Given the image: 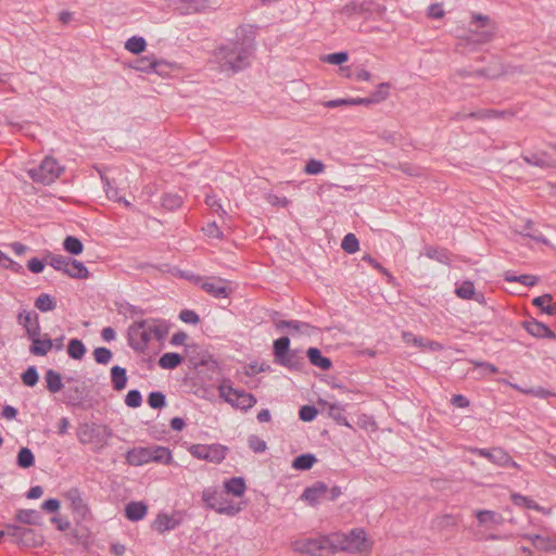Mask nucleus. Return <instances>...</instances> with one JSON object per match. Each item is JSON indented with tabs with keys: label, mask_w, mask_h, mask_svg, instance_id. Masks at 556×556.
<instances>
[{
	"label": "nucleus",
	"mask_w": 556,
	"mask_h": 556,
	"mask_svg": "<svg viewBox=\"0 0 556 556\" xmlns=\"http://www.w3.org/2000/svg\"><path fill=\"white\" fill-rule=\"evenodd\" d=\"M42 543V536L38 534L35 530L25 527L22 532L21 542L18 545L25 547H34Z\"/></svg>",
	"instance_id": "nucleus-38"
},
{
	"label": "nucleus",
	"mask_w": 556,
	"mask_h": 556,
	"mask_svg": "<svg viewBox=\"0 0 556 556\" xmlns=\"http://www.w3.org/2000/svg\"><path fill=\"white\" fill-rule=\"evenodd\" d=\"M349 60V54L346 51H339L334 53H330L325 58V61L330 64L341 65Z\"/></svg>",
	"instance_id": "nucleus-63"
},
{
	"label": "nucleus",
	"mask_w": 556,
	"mask_h": 556,
	"mask_svg": "<svg viewBox=\"0 0 556 556\" xmlns=\"http://www.w3.org/2000/svg\"><path fill=\"white\" fill-rule=\"evenodd\" d=\"M148 506L143 502H130L125 507V516L130 521H139L146 517Z\"/></svg>",
	"instance_id": "nucleus-25"
},
{
	"label": "nucleus",
	"mask_w": 556,
	"mask_h": 556,
	"mask_svg": "<svg viewBox=\"0 0 556 556\" xmlns=\"http://www.w3.org/2000/svg\"><path fill=\"white\" fill-rule=\"evenodd\" d=\"M68 356L73 359H81L86 354V346L79 339H71L67 344Z\"/></svg>",
	"instance_id": "nucleus-43"
},
{
	"label": "nucleus",
	"mask_w": 556,
	"mask_h": 556,
	"mask_svg": "<svg viewBox=\"0 0 556 556\" xmlns=\"http://www.w3.org/2000/svg\"><path fill=\"white\" fill-rule=\"evenodd\" d=\"M219 396L232 407L247 412L252 408L257 400L244 390L235 389L230 379H224L218 386Z\"/></svg>",
	"instance_id": "nucleus-4"
},
{
	"label": "nucleus",
	"mask_w": 556,
	"mask_h": 556,
	"mask_svg": "<svg viewBox=\"0 0 556 556\" xmlns=\"http://www.w3.org/2000/svg\"><path fill=\"white\" fill-rule=\"evenodd\" d=\"M523 538L530 540L533 546L539 551L548 552L556 548L555 542L547 536L541 534H525Z\"/></svg>",
	"instance_id": "nucleus-33"
},
{
	"label": "nucleus",
	"mask_w": 556,
	"mask_h": 556,
	"mask_svg": "<svg viewBox=\"0 0 556 556\" xmlns=\"http://www.w3.org/2000/svg\"><path fill=\"white\" fill-rule=\"evenodd\" d=\"M455 293L463 300H471L476 295L475 285L470 280H465L459 285H456Z\"/></svg>",
	"instance_id": "nucleus-47"
},
{
	"label": "nucleus",
	"mask_w": 556,
	"mask_h": 556,
	"mask_svg": "<svg viewBox=\"0 0 556 556\" xmlns=\"http://www.w3.org/2000/svg\"><path fill=\"white\" fill-rule=\"evenodd\" d=\"M179 319L186 324L197 325L200 323V316L192 309H182L179 313Z\"/></svg>",
	"instance_id": "nucleus-62"
},
{
	"label": "nucleus",
	"mask_w": 556,
	"mask_h": 556,
	"mask_svg": "<svg viewBox=\"0 0 556 556\" xmlns=\"http://www.w3.org/2000/svg\"><path fill=\"white\" fill-rule=\"evenodd\" d=\"M257 28L255 25L240 26L243 39L228 41L216 49L215 60L222 72L235 74L250 66L255 51L254 37Z\"/></svg>",
	"instance_id": "nucleus-1"
},
{
	"label": "nucleus",
	"mask_w": 556,
	"mask_h": 556,
	"mask_svg": "<svg viewBox=\"0 0 556 556\" xmlns=\"http://www.w3.org/2000/svg\"><path fill=\"white\" fill-rule=\"evenodd\" d=\"M390 85L388 83H381L377 86L376 90L362 100H357L358 103L364 105L377 104L384 101L389 96Z\"/></svg>",
	"instance_id": "nucleus-24"
},
{
	"label": "nucleus",
	"mask_w": 556,
	"mask_h": 556,
	"mask_svg": "<svg viewBox=\"0 0 556 556\" xmlns=\"http://www.w3.org/2000/svg\"><path fill=\"white\" fill-rule=\"evenodd\" d=\"M182 523V517L180 513L176 511L172 515L167 513H159L152 523V529L159 534H164L167 531L175 530Z\"/></svg>",
	"instance_id": "nucleus-10"
},
{
	"label": "nucleus",
	"mask_w": 556,
	"mask_h": 556,
	"mask_svg": "<svg viewBox=\"0 0 556 556\" xmlns=\"http://www.w3.org/2000/svg\"><path fill=\"white\" fill-rule=\"evenodd\" d=\"M23 383L27 387H34L39 380V375L35 366H29L21 376Z\"/></svg>",
	"instance_id": "nucleus-55"
},
{
	"label": "nucleus",
	"mask_w": 556,
	"mask_h": 556,
	"mask_svg": "<svg viewBox=\"0 0 556 556\" xmlns=\"http://www.w3.org/2000/svg\"><path fill=\"white\" fill-rule=\"evenodd\" d=\"M306 356L313 366L323 370H329L332 367L331 359L324 356L318 348H308Z\"/></svg>",
	"instance_id": "nucleus-20"
},
{
	"label": "nucleus",
	"mask_w": 556,
	"mask_h": 556,
	"mask_svg": "<svg viewBox=\"0 0 556 556\" xmlns=\"http://www.w3.org/2000/svg\"><path fill=\"white\" fill-rule=\"evenodd\" d=\"M507 114V111H496V110H481L476 112H470L468 114L463 115L462 117H469V118H493V117H500L505 116Z\"/></svg>",
	"instance_id": "nucleus-51"
},
{
	"label": "nucleus",
	"mask_w": 556,
	"mask_h": 556,
	"mask_svg": "<svg viewBox=\"0 0 556 556\" xmlns=\"http://www.w3.org/2000/svg\"><path fill=\"white\" fill-rule=\"evenodd\" d=\"M317 409L315 406L312 405H304L300 408L299 417L303 421H312L317 416Z\"/></svg>",
	"instance_id": "nucleus-61"
},
{
	"label": "nucleus",
	"mask_w": 556,
	"mask_h": 556,
	"mask_svg": "<svg viewBox=\"0 0 556 556\" xmlns=\"http://www.w3.org/2000/svg\"><path fill=\"white\" fill-rule=\"evenodd\" d=\"M374 1H363V2H355L350 1L343 8L341 9V13L348 16L354 15V14H368L369 11H372Z\"/></svg>",
	"instance_id": "nucleus-26"
},
{
	"label": "nucleus",
	"mask_w": 556,
	"mask_h": 556,
	"mask_svg": "<svg viewBox=\"0 0 556 556\" xmlns=\"http://www.w3.org/2000/svg\"><path fill=\"white\" fill-rule=\"evenodd\" d=\"M66 496L71 501L73 509L77 513L84 515L88 510L87 505L84 503L78 489H71L66 493Z\"/></svg>",
	"instance_id": "nucleus-45"
},
{
	"label": "nucleus",
	"mask_w": 556,
	"mask_h": 556,
	"mask_svg": "<svg viewBox=\"0 0 556 556\" xmlns=\"http://www.w3.org/2000/svg\"><path fill=\"white\" fill-rule=\"evenodd\" d=\"M275 362L283 358L290 352V339L287 336L280 337L273 344Z\"/></svg>",
	"instance_id": "nucleus-37"
},
{
	"label": "nucleus",
	"mask_w": 556,
	"mask_h": 556,
	"mask_svg": "<svg viewBox=\"0 0 556 556\" xmlns=\"http://www.w3.org/2000/svg\"><path fill=\"white\" fill-rule=\"evenodd\" d=\"M94 361L100 365H106L111 362L113 353L110 349L104 346L96 348L93 351Z\"/></svg>",
	"instance_id": "nucleus-54"
},
{
	"label": "nucleus",
	"mask_w": 556,
	"mask_h": 556,
	"mask_svg": "<svg viewBox=\"0 0 556 556\" xmlns=\"http://www.w3.org/2000/svg\"><path fill=\"white\" fill-rule=\"evenodd\" d=\"M475 516L480 526H501L504 522L503 516L494 510L480 509L475 511Z\"/></svg>",
	"instance_id": "nucleus-19"
},
{
	"label": "nucleus",
	"mask_w": 556,
	"mask_h": 556,
	"mask_svg": "<svg viewBox=\"0 0 556 556\" xmlns=\"http://www.w3.org/2000/svg\"><path fill=\"white\" fill-rule=\"evenodd\" d=\"M141 403H142V395H141L140 391L137 389L129 390L125 397V404L128 407L137 408L141 405Z\"/></svg>",
	"instance_id": "nucleus-57"
},
{
	"label": "nucleus",
	"mask_w": 556,
	"mask_h": 556,
	"mask_svg": "<svg viewBox=\"0 0 556 556\" xmlns=\"http://www.w3.org/2000/svg\"><path fill=\"white\" fill-rule=\"evenodd\" d=\"M445 12L441 3H432L427 10L428 17L432 20H440L444 16Z\"/></svg>",
	"instance_id": "nucleus-64"
},
{
	"label": "nucleus",
	"mask_w": 556,
	"mask_h": 556,
	"mask_svg": "<svg viewBox=\"0 0 556 556\" xmlns=\"http://www.w3.org/2000/svg\"><path fill=\"white\" fill-rule=\"evenodd\" d=\"M225 491L235 496H242L247 490L245 480L242 477H232L224 482Z\"/></svg>",
	"instance_id": "nucleus-31"
},
{
	"label": "nucleus",
	"mask_w": 556,
	"mask_h": 556,
	"mask_svg": "<svg viewBox=\"0 0 556 556\" xmlns=\"http://www.w3.org/2000/svg\"><path fill=\"white\" fill-rule=\"evenodd\" d=\"M332 554L338 552L358 553L368 548L366 532L354 528L348 533H332Z\"/></svg>",
	"instance_id": "nucleus-3"
},
{
	"label": "nucleus",
	"mask_w": 556,
	"mask_h": 556,
	"mask_svg": "<svg viewBox=\"0 0 556 556\" xmlns=\"http://www.w3.org/2000/svg\"><path fill=\"white\" fill-rule=\"evenodd\" d=\"M319 404L328 408L329 417H331L338 425L351 428L346 417L342 414L344 407L340 403H328L326 401H320Z\"/></svg>",
	"instance_id": "nucleus-21"
},
{
	"label": "nucleus",
	"mask_w": 556,
	"mask_h": 556,
	"mask_svg": "<svg viewBox=\"0 0 556 556\" xmlns=\"http://www.w3.org/2000/svg\"><path fill=\"white\" fill-rule=\"evenodd\" d=\"M35 307L41 312L47 313L55 309L56 307V300L55 298L51 296L48 293H41L36 300H35Z\"/></svg>",
	"instance_id": "nucleus-39"
},
{
	"label": "nucleus",
	"mask_w": 556,
	"mask_h": 556,
	"mask_svg": "<svg viewBox=\"0 0 556 556\" xmlns=\"http://www.w3.org/2000/svg\"><path fill=\"white\" fill-rule=\"evenodd\" d=\"M25 527L20 525H8L3 531H0V534L8 535L12 539V541L16 544H20L22 532L24 531Z\"/></svg>",
	"instance_id": "nucleus-50"
},
{
	"label": "nucleus",
	"mask_w": 556,
	"mask_h": 556,
	"mask_svg": "<svg viewBox=\"0 0 556 556\" xmlns=\"http://www.w3.org/2000/svg\"><path fill=\"white\" fill-rule=\"evenodd\" d=\"M276 329L279 331L287 330L289 333L301 332L305 334H311L314 329L308 323L300 321V320H275Z\"/></svg>",
	"instance_id": "nucleus-16"
},
{
	"label": "nucleus",
	"mask_w": 556,
	"mask_h": 556,
	"mask_svg": "<svg viewBox=\"0 0 556 556\" xmlns=\"http://www.w3.org/2000/svg\"><path fill=\"white\" fill-rule=\"evenodd\" d=\"M151 446H138L127 451L125 458L130 466H142L151 463Z\"/></svg>",
	"instance_id": "nucleus-15"
},
{
	"label": "nucleus",
	"mask_w": 556,
	"mask_h": 556,
	"mask_svg": "<svg viewBox=\"0 0 556 556\" xmlns=\"http://www.w3.org/2000/svg\"><path fill=\"white\" fill-rule=\"evenodd\" d=\"M16 464L20 468L23 469H27L34 466L35 456L33 451L28 447H22L17 453Z\"/></svg>",
	"instance_id": "nucleus-44"
},
{
	"label": "nucleus",
	"mask_w": 556,
	"mask_h": 556,
	"mask_svg": "<svg viewBox=\"0 0 556 556\" xmlns=\"http://www.w3.org/2000/svg\"><path fill=\"white\" fill-rule=\"evenodd\" d=\"M202 501L205 506L217 514L236 516L241 507L226 500L216 488H206L202 492Z\"/></svg>",
	"instance_id": "nucleus-6"
},
{
	"label": "nucleus",
	"mask_w": 556,
	"mask_h": 556,
	"mask_svg": "<svg viewBox=\"0 0 556 556\" xmlns=\"http://www.w3.org/2000/svg\"><path fill=\"white\" fill-rule=\"evenodd\" d=\"M63 249L72 255H79L84 251V244L77 237L67 236L63 241Z\"/></svg>",
	"instance_id": "nucleus-46"
},
{
	"label": "nucleus",
	"mask_w": 556,
	"mask_h": 556,
	"mask_svg": "<svg viewBox=\"0 0 556 556\" xmlns=\"http://www.w3.org/2000/svg\"><path fill=\"white\" fill-rule=\"evenodd\" d=\"M188 451L198 459L220 464L226 458L228 448L222 444H192Z\"/></svg>",
	"instance_id": "nucleus-8"
},
{
	"label": "nucleus",
	"mask_w": 556,
	"mask_h": 556,
	"mask_svg": "<svg viewBox=\"0 0 556 556\" xmlns=\"http://www.w3.org/2000/svg\"><path fill=\"white\" fill-rule=\"evenodd\" d=\"M469 451L475 455L486 458L489 462L500 467L508 462V453L502 447H493L490 450L472 447Z\"/></svg>",
	"instance_id": "nucleus-13"
},
{
	"label": "nucleus",
	"mask_w": 556,
	"mask_h": 556,
	"mask_svg": "<svg viewBox=\"0 0 556 556\" xmlns=\"http://www.w3.org/2000/svg\"><path fill=\"white\" fill-rule=\"evenodd\" d=\"M187 278L193 280L202 290L212 295L215 299H226L230 294V290L226 287L227 280L218 277L202 278L200 276L192 275Z\"/></svg>",
	"instance_id": "nucleus-9"
},
{
	"label": "nucleus",
	"mask_w": 556,
	"mask_h": 556,
	"mask_svg": "<svg viewBox=\"0 0 556 556\" xmlns=\"http://www.w3.org/2000/svg\"><path fill=\"white\" fill-rule=\"evenodd\" d=\"M111 381L112 387L115 391H122L127 384V371L126 368L118 365H114L111 368Z\"/></svg>",
	"instance_id": "nucleus-29"
},
{
	"label": "nucleus",
	"mask_w": 556,
	"mask_h": 556,
	"mask_svg": "<svg viewBox=\"0 0 556 556\" xmlns=\"http://www.w3.org/2000/svg\"><path fill=\"white\" fill-rule=\"evenodd\" d=\"M424 254L427 257L444 265H448L452 261L450 252L446 249L440 247L426 245L424 249Z\"/></svg>",
	"instance_id": "nucleus-27"
},
{
	"label": "nucleus",
	"mask_w": 556,
	"mask_h": 556,
	"mask_svg": "<svg viewBox=\"0 0 556 556\" xmlns=\"http://www.w3.org/2000/svg\"><path fill=\"white\" fill-rule=\"evenodd\" d=\"M316 462L317 458L314 454H301L293 459L292 467L295 470H309Z\"/></svg>",
	"instance_id": "nucleus-40"
},
{
	"label": "nucleus",
	"mask_w": 556,
	"mask_h": 556,
	"mask_svg": "<svg viewBox=\"0 0 556 556\" xmlns=\"http://www.w3.org/2000/svg\"><path fill=\"white\" fill-rule=\"evenodd\" d=\"M170 324L165 319L146 318L128 327V345L137 353H143L152 338L162 341L168 334Z\"/></svg>",
	"instance_id": "nucleus-2"
},
{
	"label": "nucleus",
	"mask_w": 556,
	"mask_h": 556,
	"mask_svg": "<svg viewBox=\"0 0 556 556\" xmlns=\"http://www.w3.org/2000/svg\"><path fill=\"white\" fill-rule=\"evenodd\" d=\"M324 169H325V165L323 162L315 160V159H311L306 163L304 172L308 175H318V174L323 173Z\"/></svg>",
	"instance_id": "nucleus-60"
},
{
	"label": "nucleus",
	"mask_w": 556,
	"mask_h": 556,
	"mask_svg": "<svg viewBox=\"0 0 556 556\" xmlns=\"http://www.w3.org/2000/svg\"><path fill=\"white\" fill-rule=\"evenodd\" d=\"M15 520L23 525L38 526L41 525L42 515L36 509H18Z\"/></svg>",
	"instance_id": "nucleus-23"
},
{
	"label": "nucleus",
	"mask_w": 556,
	"mask_h": 556,
	"mask_svg": "<svg viewBox=\"0 0 556 556\" xmlns=\"http://www.w3.org/2000/svg\"><path fill=\"white\" fill-rule=\"evenodd\" d=\"M552 302L553 295L548 293L536 296L532 301L533 305L540 307L543 313L554 315L556 313V305H554Z\"/></svg>",
	"instance_id": "nucleus-41"
},
{
	"label": "nucleus",
	"mask_w": 556,
	"mask_h": 556,
	"mask_svg": "<svg viewBox=\"0 0 556 556\" xmlns=\"http://www.w3.org/2000/svg\"><path fill=\"white\" fill-rule=\"evenodd\" d=\"M519 233L526 238H530L536 242L547 243V240L545 237L539 232L538 230L533 229V223L527 222L522 229L519 231Z\"/></svg>",
	"instance_id": "nucleus-49"
},
{
	"label": "nucleus",
	"mask_w": 556,
	"mask_h": 556,
	"mask_svg": "<svg viewBox=\"0 0 556 556\" xmlns=\"http://www.w3.org/2000/svg\"><path fill=\"white\" fill-rule=\"evenodd\" d=\"M66 275L75 279H87L89 277V270L83 262L71 258Z\"/></svg>",
	"instance_id": "nucleus-34"
},
{
	"label": "nucleus",
	"mask_w": 556,
	"mask_h": 556,
	"mask_svg": "<svg viewBox=\"0 0 556 556\" xmlns=\"http://www.w3.org/2000/svg\"><path fill=\"white\" fill-rule=\"evenodd\" d=\"M163 64L162 61L150 60L148 58H143L139 61L138 66L136 67L142 72H155L159 73V67Z\"/></svg>",
	"instance_id": "nucleus-56"
},
{
	"label": "nucleus",
	"mask_w": 556,
	"mask_h": 556,
	"mask_svg": "<svg viewBox=\"0 0 556 556\" xmlns=\"http://www.w3.org/2000/svg\"><path fill=\"white\" fill-rule=\"evenodd\" d=\"M146 47L147 41L143 37L140 36H132L125 43L126 50L134 54H139L143 52L146 50Z\"/></svg>",
	"instance_id": "nucleus-48"
},
{
	"label": "nucleus",
	"mask_w": 556,
	"mask_h": 556,
	"mask_svg": "<svg viewBox=\"0 0 556 556\" xmlns=\"http://www.w3.org/2000/svg\"><path fill=\"white\" fill-rule=\"evenodd\" d=\"M148 404L151 408L161 409L166 405V396L161 391H152L148 395Z\"/></svg>",
	"instance_id": "nucleus-52"
},
{
	"label": "nucleus",
	"mask_w": 556,
	"mask_h": 556,
	"mask_svg": "<svg viewBox=\"0 0 556 556\" xmlns=\"http://www.w3.org/2000/svg\"><path fill=\"white\" fill-rule=\"evenodd\" d=\"M31 341L29 351L33 355L45 356L53 348V341L50 338L41 339L40 336L28 338Z\"/></svg>",
	"instance_id": "nucleus-22"
},
{
	"label": "nucleus",
	"mask_w": 556,
	"mask_h": 556,
	"mask_svg": "<svg viewBox=\"0 0 556 556\" xmlns=\"http://www.w3.org/2000/svg\"><path fill=\"white\" fill-rule=\"evenodd\" d=\"M510 500L513 504L520 508L533 509V510H543V508L531 497L521 495L519 493H511Z\"/></svg>",
	"instance_id": "nucleus-36"
},
{
	"label": "nucleus",
	"mask_w": 556,
	"mask_h": 556,
	"mask_svg": "<svg viewBox=\"0 0 556 556\" xmlns=\"http://www.w3.org/2000/svg\"><path fill=\"white\" fill-rule=\"evenodd\" d=\"M102 431L106 432V428L98 427L96 425L85 424L79 427L77 437L80 443L89 444L92 442L104 443Z\"/></svg>",
	"instance_id": "nucleus-12"
},
{
	"label": "nucleus",
	"mask_w": 556,
	"mask_h": 556,
	"mask_svg": "<svg viewBox=\"0 0 556 556\" xmlns=\"http://www.w3.org/2000/svg\"><path fill=\"white\" fill-rule=\"evenodd\" d=\"M81 393L77 387L68 388L64 392V403L66 405H77L81 401Z\"/></svg>",
	"instance_id": "nucleus-58"
},
{
	"label": "nucleus",
	"mask_w": 556,
	"mask_h": 556,
	"mask_svg": "<svg viewBox=\"0 0 556 556\" xmlns=\"http://www.w3.org/2000/svg\"><path fill=\"white\" fill-rule=\"evenodd\" d=\"M331 543V534L314 539H306L295 543V551L311 556H325L329 553L332 554Z\"/></svg>",
	"instance_id": "nucleus-7"
},
{
	"label": "nucleus",
	"mask_w": 556,
	"mask_h": 556,
	"mask_svg": "<svg viewBox=\"0 0 556 556\" xmlns=\"http://www.w3.org/2000/svg\"><path fill=\"white\" fill-rule=\"evenodd\" d=\"M248 444L254 453H264L267 450L266 442L255 434L249 437Z\"/></svg>",
	"instance_id": "nucleus-59"
},
{
	"label": "nucleus",
	"mask_w": 556,
	"mask_h": 556,
	"mask_svg": "<svg viewBox=\"0 0 556 556\" xmlns=\"http://www.w3.org/2000/svg\"><path fill=\"white\" fill-rule=\"evenodd\" d=\"M328 486L325 482L317 481L311 486L305 488L301 498L306 501L311 506H316L321 500H326Z\"/></svg>",
	"instance_id": "nucleus-14"
},
{
	"label": "nucleus",
	"mask_w": 556,
	"mask_h": 556,
	"mask_svg": "<svg viewBox=\"0 0 556 556\" xmlns=\"http://www.w3.org/2000/svg\"><path fill=\"white\" fill-rule=\"evenodd\" d=\"M161 205L167 211H175L182 205V197L178 193H164L161 198Z\"/></svg>",
	"instance_id": "nucleus-42"
},
{
	"label": "nucleus",
	"mask_w": 556,
	"mask_h": 556,
	"mask_svg": "<svg viewBox=\"0 0 556 556\" xmlns=\"http://www.w3.org/2000/svg\"><path fill=\"white\" fill-rule=\"evenodd\" d=\"M63 170L64 167L54 157L46 156L38 166L28 170V175L35 182L50 185L60 177Z\"/></svg>",
	"instance_id": "nucleus-5"
},
{
	"label": "nucleus",
	"mask_w": 556,
	"mask_h": 556,
	"mask_svg": "<svg viewBox=\"0 0 556 556\" xmlns=\"http://www.w3.org/2000/svg\"><path fill=\"white\" fill-rule=\"evenodd\" d=\"M341 248L349 254L355 253L359 249L358 239L354 233H348L344 236Z\"/></svg>",
	"instance_id": "nucleus-53"
},
{
	"label": "nucleus",
	"mask_w": 556,
	"mask_h": 556,
	"mask_svg": "<svg viewBox=\"0 0 556 556\" xmlns=\"http://www.w3.org/2000/svg\"><path fill=\"white\" fill-rule=\"evenodd\" d=\"M45 380L47 383V389L51 393L60 392L64 384L62 382V376L54 369H48L45 374Z\"/></svg>",
	"instance_id": "nucleus-32"
},
{
	"label": "nucleus",
	"mask_w": 556,
	"mask_h": 556,
	"mask_svg": "<svg viewBox=\"0 0 556 556\" xmlns=\"http://www.w3.org/2000/svg\"><path fill=\"white\" fill-rule=\"evenodd\" d=\"M184 361V357L175 352L164 353L159 359V366L163 369H175Z\"/></svg>",
	"instance_id": "nucleus-35"
},
{
	"label": "nucleus",
	"mask_w": 556,
	"mask_h": 556,
	"mask_svg": "<svg viewBox=\"0 0 556 556\" xmlns=\"http://www.w3.org/2000/svg\"><path fill=\"white\" fill-rule=\"evenodd\" d=\"M151 463L169 465L173 463L172 451L166 446L151 445Z\"/></svg>",
	"instance_id": "nucleus-28"
},
{
	"label": "nucleus",
	"mask_w": 556,
	"mask_h": 556,
	"mask_svg": "<svg viewBox=\"0 0 556 556\" xmlns=\"http://www.w3.org/2000/svg\"><path fill=\"white\" fill-rule=\"evenodd\" d=\"M72 257L70 256H63L59 254H53L51 252H48L45 261L47 264H49L51 267H53L58 271H62L66 275L68 271V264Z\"/></svg>",
	"instance_id": "nucleus-30"
},
{
	"label": "nucleus",
	"mask_w": 556,
	"mask_h": 556,
	"mask_svg": "<svg viewBox=\"0 0 556 556\" xmlns=\"http://www.w3.org/2000/svg\"><path fill=\"white\" fill-rule=\"evenodd\" d=\"M522 327L527 332L535 338H555V333L551 328H548L544 323H541L534 318L525 320L522 323Z\"/></svg>",
	"instance_id": "nucleus-17"
},
{
	"label": "nucleus",
	"mask_w": 556,
	"mask_h": 556,
	"mask_svg": "<svg viewBox=\"0 0 556 556\" xmlns=\"http://www.w3.org/2000/svg\"><path fill=\"white\" fill-rule=\"evenodd\" d=\"M279 365L289 370H302L305 366V358L301 350L294 349L278 362Z\"/></svg>",
	"instance_id": "nucleus-18"
},
{
	"label": "nucleus",
	"mask_w": 556,
	"mask_h": 556,
	"mask_svg": "<svg viewBox=\"0 0 556 556\" xmlns=\"http://www.w3.org/2000/svg\"><path fill=\"white\" fill-rule=\"evenodd\" d=\"M16 320L18 325L25 328L28 338L40 336L39 316L35 311L21 309Z\"/></svg>",
	"instance_id": "nucleus-11"
}]
</instances>
